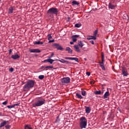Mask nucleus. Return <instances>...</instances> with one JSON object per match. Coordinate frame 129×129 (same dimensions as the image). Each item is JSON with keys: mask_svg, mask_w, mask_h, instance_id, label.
Wrapping results in <instances>:
<instances>
[{"mask_svg": "<svg viewBox=\"0 0 129 129\" xmlns=\"http://www.w3.org/2000/svg\"><path fill=\"white\" fill-rule=\"evenodd\" d=\"M98 31L97 30H96L94 32V36H95V37H96V35H97V33H98Z\"/></svg>", "mask_w": 129, "mask_h": 129, "instance_id": "obj_35", "label": "nucleus"}, {"mask_svg": "<svg viewBox=\"0 0 129 129\" xmlns=\"http://www.w3.org/2000/svg\"><path fill=\"white\" fill-rule=\"evenodd\" d=\"M64 59H65L66 60H70L71 57H64Z\"/></svg>", "mask_w": 129, "mask_h": 129, "instance_id": "obj_41", "label": "nucleus"}, {"mask_svg": "<svg viewBox=\"0 0 129 129\" xmlns=\"http://www.w3.org/2000/svg\"><path fill=\"white\" fill-rule=\"evenodd\" d=\"M101 94H103V92H102L101 93Z\"/></svg>", "mask_w": 129, "mask_h": 129, "instance_id": "obj_53", "label": "nucleus"}, {"mask_svg": "<svg viewBox=\"0 0 129 129\" xmlns=\"http://www.w3.org/2000/svg\"><path fill=\"white\" fill-rule=\"evenodd\" d=\"M86 75H88V76H90V72H87Z\"/></svg>", "mask_w": 129, "mask_h": 129, "instance_id": "obj_46", "label": "nucleus"}, {"mask_svg": "<svg viewBox=\"0 0 129 129\" xmlns=\"http://www.w3.org/2000/svg\"><path fill=\"white\" fill-rule=\"evenodd\" d=\"M33 44L34 45H43V44H44L43 42L42 41H34L33 42Z\"/></svg>", "mask_w": 129, "mask_h": 129, "instance_id": "obj_19", "label": "nucleus"}, {"mask_svg": "<svg viewBox=\"0 0 129 129\" xmlns=\"http://www.w3.org/2000/svg\"><path fill=\"white\" fill-rule=\"evenodd\" d=\"M53 46L55 47V48L57 49V50H63V47L61 45H60L59 44L57 43H54L53 44Z\"/></svg>", "mask_w": 129, "mask_h": 129, "instance_id": "obj_8", "label": "nucleus"}, {"mask_svg": "<svg viewBox=\"0 0 129 129\" xmlns=\"http://www.w3.org/2000/svg\"><path fill=\"white\" fill-rule=\"evenodd\" d=\"M29 52L30 53H41V50L39 49H30Z\"/></svg>", "mask_w": 129, "mask_h": 129, "instance_id": "obj_9", "label": "nucleus"}, {"mask_svg": "<svg viewBox=\"0 0 129 129\" xmlns=\"http://www.w3.org/2000/svg\"><path fill=\"white\" fill-rule=\"evenodd\" d=\"M81 94L83 96H85L86 95V92L85 91H82Z\"/></svg>", "mask_w": 129, "mask_h": 129, "instance_id": "obj_31", "label": "nucleus"}, {"mask_svg": "<svg viewBox=\"0 0 129 129\" xmlns=\"http://www.w3.org/2000/svg\"><path fill=\"white\" fill-rule=\"evenodd\" d=\"M85 60H86V58H85Z\"/></svg>", "mask_w": 129, "mask_h": 129, "instance_id": "obj_55", "label": "nucleus"}, {"mask_svg": "<svg viewBox=\"0 0 129 129\" xmlns=\"http://www.w3.org/2000/svg\"><path fill=\"white\" fill-rule=\"evenodd\" d=\"M48 40H50V39H52V36H51V34H49L48 35Z\"/></svg>", "mask_w": 129, "mask_h": 129, "instance_id": "obj_36", "label": "nucleus"}, {"mask_svg": "<svg viewBox=\"0 0 129 129\" xmlns=\"http://www.w3.org/2000/svg\"><path fill=\"white\" fill-rule=\"evenodd\" d=\"M6 128H10L11 125H7L5 126Z\"/></svg>", "mask_w": 129, "mask_h": 129, "instance_id": "obj_42", "label": "nucleus"}, {"mask_svg": "<svg viewBox=\"0 0 129 129\" xmlns=\"http://www.w3.org/2000/svg\"><path fill=\"white\" fill-rule=\"evenodd\" d=\"M75 27L76 28H80V27H81V23H76L75 25Z\"/></svg>", "mask_w": 129, "mask_h": 129, "instance_id": "obj_29", "label": "nucleus"}, {"mask_svg": "<svg viewBox=\"0 0 129 129\" xmlns=\"http://www.w3.org/2000/svg\"><path fill=\"white\" fill-rule=\"evenodd\" d=\"M44 75H40L39 76L38 78L39 79L42 80V79H44Z\"/></svg>", "mask_w": 129, "mask_h": 129, "instance_id": "obj_34", "label": "nucleus"}, {"mask_svg": "<svg viewBox=\"0 0 129 129\" xmlns=\"http://www.w3.org/2000/svg\"><path fill=\"white\" fill-rule=\"evenodd\" d=\"M54 39H52L51 40H49L48 41V43H53L54 42Z\"/></svg>", "mask_w": 129, "mask_h": 129, "instance_id": "obj_45", "label": "nucleus"}, {"mask_svg": "<svg viewBox=\"0 0 129 129\" xmlns=\"http://www.w3.org/2000/svg\"><path fill=\"white\" fill-rule=\"evenodd\" d=\"M48 15H56L58 14V9L56 8H51L47 11Z\"/></svg>", "mask_w": 129, "mask_h": 129, "instance_id": "obj_4", "label": "nucleus"}, {"mask_svg": "<svg viewBox=\"0 0 129 129\" xmlns=\"http://www.w3.org/2000/svg\"><path fill=\"white\" fill-rule=\"evenodd\" d=\"M0 2H2V0H0Z\"/></svg>", "mask_w": 129, "mask_h": 129, "instance_id": "obj_54", "label": "nucleus"}, {"mask_svg": "<svg viewBox=\"0 0 129 129\" xmlns=\"http://www.w3.org/2000/svg\"><path fill=\"white\" fill-rule=\"evenodd\" d=\"M9 122V121H4L3 122H1L0 123V127H3V126H5L7 123Z\"/></svg>", "mask_w": 129, "mask_h": 129, "instance_id": "obj_16", "label": "nucleus"}, {"mask_svg": "<svg viewBox=\"0 0 129 129\" xmlns=\"http://www.w3.org/2000/svg\"><path fill=\"white\" fill-rule=\"evenodd\" d=\"M60 118H59V116H57L55 122L59 123V122H60Z\"/></svg>", "mask_w": 129, "mask_h": 129, "instance_id": "obj_33", "label": "nucleus"}, {"mask_svg": "<svg viewBox=\"0 0 129 129\" xmlns=\"http://www.w3.org/2000/svg\"><path fill=\"white\" fill-rule=\"evenodd\" d=\"M79 126L81 129L86 128L87 126V119L84 116L80 118Z\"/></svg>", "mask_w": 129, "mask_h": 129, "instance_id": "obj_3", "label": "nucleus"}, {"mask_svg": "<svg viewBox=\"0 0 129 129\" xmlns=\"http://www.w3.org/2000/svg\"><path fill=\"white\" fill-rule=\"evenodd\" d=\"M74 48H75L76 52H78V53H81V50H80L78 45H75L74 46Z\"/></svg>", "mask_w": 129, "mask_h": 129, "instance_id": "obj_10", "label": "nucleus"}, {"mask_svg": "<svg viewBox=\"0 0 129 129\" xmlns=\"http://www.w3.org/2000/svg\"><path fill=\"white\" fill-rule=\"evenodd\" d=\"M109 95H110L109 92L108 91L106 92L104 94V98H107V97H108Z\"/></svg>", "mask_w": 129, "mask_h": 129, "instance_id": "obj_22", "label": "nucleus"}, {"mask_svg": "<svg viewBox=\"0 0 129 129\" xmlns=\"http://www.w3.org/2000/svg\"><path fill=\"white\" fill-rule=\"evenodd\" d=\"M2 113L0 112V116H2Z\"/></svg>", "mask_w": 129, "mask_h": 129, "instance_id": "obj_51", "label": "nucleus"}, {"mask_svg": "<svg viewBox=\"0 0 129 129\" xmlns=\"http://www.w3.org/2000/svg\"><path fill=\"white\" fill-rule=\"evenodd\" d=\"M13 12H14V8L11 7L9 9V14H13Z\"/></svg>", "mask_w": 129, "mask_h": 129, "instance_id": "obj_24", "label": "nucleus"}, {"mask_svg": "<svg viewBox=\"0 0 129 129\" xmlns=\"http://www.w3.org/2000/svg\"><path fill=\"white\" fill-rule=\"evenodd\" d=\"M70 60H74L77 63H79V61L78 60V58L77 57H71Z\"/></svg>", "mask_w": 129, "mask_h": 129, "instance_id": "obj_23", "label": "nucleus"}, {"mask_svg": "<svg viewBox=\"0 0 129 129\" xmlns=\"http://www.w3.org/2000/svg\"><path fill=\"white\" fill-rule=\"evenodd\" d=\"M76 96L80 99H82V98H83V97H82V96H81V95H80L79 93H77Z\"/></svg>", "mask_w": 129, "mask_h": 129, "instance_id": "obj_27", "label": "nucleus"}, {"mask_svg": "<svg viewBox=\"0 0 129 129\" xmlns=\"http://www.w3.org/2000/svg\"><path fill=\"white\" fill-rule=\"evenodd\" d=\"M9 71H10V72H14V68H10V69H9Z\"/></svg>", "mask_w": 129, "mask_h": 129, "instance_id": "obj_40", "label": "nucleus"}, {"mask_svg": "<svg viewBox=\"0 0 129 129\" xmlns=\"http://www.w3.org/2000/svg\"><path fill=\"white\" fill-rule=\"evenodd\" d=\"M87 40H96V36H89L87 38Z\"/></svg>", "mask_w": 129, "mask_h": 129, "instance_id": "obj_18", "label": "nucleus"}, {"mask_svg": "<svg viewBox=\"0 0 129 129\" xmlns=\"http://www.w3.org/2000/svg\"><path fill=\"white\" fill-rule=\"evenodd\" d=\"M117 109L118 110L119 112H121V110H120V109L119 108H118Z\"/></svg>", "mask_w": 129, "mask_h": 129, "instance_id": "obj_49", "label": "nucleus"}, {"mask_svg": "<svg viewBox=\"0 0 129 129\" xmlns=\"http://www.w3.org/2000/svg\"><path fill=\"white\" fill-rule=\"evenodd\" d=\"M79 37V35H74L72 36V38L73 39V42H76L77 41V38Z\"/></svg>", "mask_w": 129, "mask_h": 129, "instance_id": "obj_12", "label": "nucleus"}, {"mask_svg": "<svg viewBox=\"0 0 129 129\" xmlns=\"http://www.w3.org/2000/svg\"><path fill=\"white\" fill-rule=\"evenodd\" d=\"M11 58L13 59V60H17V59H19V58H20V55H19L18 53H15L14 55H12L11 56Z\"/></svg>", "mask_w": 129, "mask_h": 129, "instance_id": "obj_11", "label": "nucleus"}, {"mask_svg": "<svg viewBox=\"0 0 129 129\" xmlns=\"http://www.w3.org/2000/svg\"><path fill=\"white\" fill-rule=\"evenodd\" d=\"M46 100L44 98H37L36 99V101L32 104L33 107H39V106H42L45 103Z\"/></svg>", "mask_w": 129, "mask_h": 129, "instance_id": "obj_2", "label": "nucleus"}, {"mask_svg": "<svg viewBox=\"0 0 129 129\" xmlns=\"http://www.w3.org/2000/svg\"><path fill=\"white\" fill-rule=\"evenodd\" d=\"M46 69L47 68H50L51 69H53V67L52 66H46Z\"/></svg>", "mask_w": 129, "mask_h": 129, "instance_id": "obj_38", "label": "nucleus"}, {"mask_svg": "<svg viewBox=\"0 0 129 129\" xmlns=\"http://www.w3.org/2000/svg\"><path fill=\"white\" fill-rule=\"evenodd\" d=\"M45 69H47L46 66H42L39 68V70H42V71H45Z\"/></svg>", "mask_w": 129, "mask_h": 129, "instance_id": "obj_26", "label": "nucleus"}, {"mask_svg": "<svg viewBox=\"0 0 129 129\" xmlns=\"http://www.w3.org/2000/svg\"><path fill=\"white\" fill-rule=\"evenodd\" d=\"M90 43H91V44H92V45H94V41L93 40L90 41Z\"/></svg>", "mask_w": 129, "mask_h": 129, "instance_id": "obj_43", "label": "nucleus"}, {"mask_svg": "<svg viewBox=\"0 0 129 129\" xmlns=\"http://www.w3.org/2000/svg\"><path fill=\"white\" fill-rule=\"evenodd\" d=\"M13 50L12 49L9 50V54H11Z\"/></svg>", "mask_w": 129, "mask_h": 129, "instance_id": "obj_48", "label": "nucleus"}, {"mask_svg": "<svg viewBox=\"0 0 129 129\" xmlns=\"http://www.w3.org/2000/svg\"><path fill=\"white\" fill-rule=\"evenodd\" d=\"M35 85V82L33 80H29L27 82L26 84L23 87L24 91H28L31 88H33Z\"/></svg>", "mask_w": 129, "mask_h": 129, "instance_id": "obj_1", "label": "nucleus"}, {"mask_svg": "<svg viewBox=\"0 0 129 129\" xmlns=\"http://www.w3.org/2000/svg\"><path fill=\"white\" fill-rule=\"evenodd\" d=\"M91 84H94V82L91 81L90 82Z\"/></svg>", "mask_w": 129, "mask_h": 129, "instance_id": "obj_50", "label": "nucleus"}, {"mask_svg": "<svg viewBox=\"0 0 129 129\" xmlns=\"http://www.w3.org/2000/svg\"><path fill=\"white\" fill-rule=\"evenodd\" d=\"M56 61H59V62H60V63L67 64L68 65H69V64H73V63L70 62V61L65 60L64 59H56Z\"/></svg>", "mask_w": 129, "mask_h": 129, "instance_id": "obj_7", "label": "nucleus"}, {"mask_svg": "<svg viewBox=\"0 0 129 129\" xmlns=\"http://www.w3.org/2000/svg\"><path fill=\"white\" fill-rule=\"evenodd\" d=\"M24 129H32V127L29 125H25Z\"/></svg>", "mask_w": 129, "mask_h": 129, "instance_id": "obj_30", "label": "nucleus"}, {"mask_svg": "<svg viewBox=\"0 0 129 129\" xmlns=\"http://www.w3.org/2000/svg\"><path fill=\"white\" fill-rule=\"evenodd\" d=\"M7 104H8V101H5V102L2 103V104H3V105H7Z\"/></svg>", "mask_w": 129, "mask_h": 129, "instance_id": "obj_37", "label": "nucleus"}, {"mask_svg": "<svg viewBox=\"0 0 129 129\" xmlns=\"http://www.w3.org/2000/svg\"><path fill=\"white\" fill-rule=\"evenodd\" d=\"M53 56H54V53L52 52V53H51L50 56L49 57V59H50V58H52V57H53Z\"/></svg>", "mask_w": 129, "mask_h": 129, "instance_id": "obj_44", "label": "nucleus"}, {"mask_svg": "<svg viewBox=\"0 0 129 129\" xmlns=\"http://www.w3.org/2000/svg\"><path fill=\"white\" fill-rule=\"evenodd\" d=\"M8 108H9L10 109H12V108H14V107H15V106L13 105H8L7 106Z\"/></svg>", "mask_w": 129, "mask_h": 129, "instance_id": "obj_32", "label": "nucleus"}, {"mask_svg": "<svg viewBox=\"0 0 129 129\" xmlns=\"http://www.w3.org/2000/svg\"><path fill=\"white\" fill-rule=\"evenodd\" d=\"M72 4L73 5H76V6H79V3L77 2V1H73Z\"/></svg>", "mask_w": 129, "mask_h": 129, "instance_id": "obj_28", "label": "nucleus"}, {"mask_svg": "<svg viewBox=\"0 0 129 129\" xmlns=\"http://www.w3.org/2000/svg\"><path fill=\"white\" fill-rule=\"evenodd\" d=\"M85 108H86L85 109L86 113L87 114L90 113V111L91 110V109H90V107L85 106Z\"/></svg>", "mask_w": 129, "mask_h": 129, "instance_id": "obj_21", "label": "nucleus"}, {"mask_svg": "<svg viewBox=\"0 0 129 129\" xmlns=\"http://www.w3.org/2000/svg\"><path fill=\"white\" fill-rule=\"evenodd\" d=\"M122 73L123 76L126 77L127 76V72L125 71L124 69H123L122 70Z\"/></svg>", "mask_w": 129, "mask_h": 129, "instance_id": "obj_17", "label": "nucleus"}, {"mask_svg": "<svg viewBox=\"0 0 129 129\" xmlns=\"http://www.w3.org/2000/svg\"><path fill=\"white\" fill-rule=\"evenodd\" d=\"M127 17V19H128V16L127 15H126Z\"/></svg>", "mask_w": 129, "mask_h": 129, "instance_id": "obj_52", "label": "nucleus"}, {"mask_svg": "<svg viewBox=\"0 0 129 129\" xmlns=\"http://www.w3.org/2000/svg\"><path fill=\"white\" fill-rule=\"evenodd\" d=\"M104 56L103 54L102 55V62H99L100 64V67L102 68V70H105V67H104Z\"/></svg>", "mask_w": 129, "mask_h": 129, "instance_id": "obj_6", "label": "nucleus"}, {"mask_svg": "<svg viewBox=\"0 0 129 129\" xmlns=\"http://www.w3.org/2000/svg\"><path fill=\"white\" fill-rule=\"evenodd\" d=\"M78 46L80 47V48H83V46H84V43H83V41H79L78 42Z\"/></svg>", "mask_w": 129, "mask_h": 129, "instance_id": "obj_20", "label": "nucleus"}, {"mask_svg": "<svg viewBox=\"0 0 129 129\" xmlns=\"http://www.w3.org/2000/svg\"><path fill=\"white\" fill-rule=\"evenodd\" d=\"M61 82L62 84H66L67 83H70V78L64 77L61 79Z\"/></svg>", "mask_w": 129, "mask_h": 129, "instance_id": "obj_5", "label": "nucleus"}, {"mask_svg": "<svg viewBox=\"0 0 129 129\" xmlns=\"http://www.w3.org/2000/svg\"><path fill=\"white\" fill-rule=\"evenodd\" d=\"M66 51H67L70 54H72L73 50L69 47H67L66 48Z\"/></svg>", "mask_w": 129, "mask_h": 129, "instance_id": "obj_15", "label": "nucleus"}, {"mask_svg": "<svg viewBox=\"0 0 129 129\" xmlns=\"http://www.w3.org/2000/svg\"><path fill=\"white\" fill-rule=\"evenodd\" d=\"M55 60L54 59H45L44 60V62H48V63H50V64H53V62Z\"/></svg>", "mask_w": 129, "mask_h": 129, "instance_id": "obj_13", "label": "nucleus"}, {"mask_svg": "<svg viewBox=\"0 0 129 129\" xmlns=\"http://www.w3.org/2000/svg\"><path fill=\"white\" fill-rule=\"evenodd\" d=\"M70 43L71 45H73V44H74V42H73V41H71V42H70Z\"/></svg>", "mask_w": 129, "mask_h": 129, "instance_id": "obj_47", "label": "nucleus"}, {"mask_svg": "<svg viewBox=\"0 0 129 129\" xmlns=\"http://www.w3.org/2000/svg\"><path fill=\"white\" fill-rule=\"evenodd\" d=\"M116 6L112 5L111 3H109L108 8L110 10H114Z\"/></svg>", "mask_w": 129, "mask_h": 129, "instance_id": "obj_14", "label": "nucleus"}, {"mask_svg": "<svg viewBox=\"0 0 129 129\" xmlns=\"http://www.w3.org/2000/svg\"><path fill=\"white\" fill-rule=\"evenodd\" d=\"M94 93L96 94V95H100V94H101V91H96L94 92Z\"/></svg>", "mask_w": 129, "mask_h": 129, "instance_id": "obj_25", "label": "nucleus"}, {"mask_svg": "<svg viewBox=\"0 0 129 129\" xmlns=\"http://www.w3.org/2000/svg\"><path fill=\"white\" fill-rule=\"evenodd\" d=\"M20 104V103H16V104H14L13 105H14V107H15V106H19Z\"/></svg>", "mask_w": 129, "mask_h": 129, "instance_id": "obj_39", "label": "nucleus"}]
</instances>
